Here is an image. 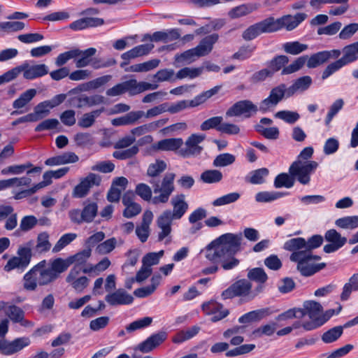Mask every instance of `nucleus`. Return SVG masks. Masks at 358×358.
I'll list each match as a JSON object with an SVG mask.
<instances>
[{
	"label": "nucleus",
	"mask_w": 358,
	"mask_h": 358,
	"mask_svg": "<svg viewBox=\"0 0 358 358\" xmlns=\"http://www.w3.org/2000/svg\"><path fill=\"white\" fill-rule=\"evenodd\" d=\"M356 291H358V273L352 275L348 282L344 285L341 294V300L347 301L351 293Z\"/></svg>",
	"instance_id": "38"
},
{
	"label": "nucleus",
	"mask_w": 358,
	"mask_h": 358,
	"mask_svg": "<svg viewBox=\"0 0 358 358\" xmlns=\"http://www.w3.org/2000/svg\"><path fill=\"white\" fill-rule=\"evenodd\" d=\"M275 117L284 122L293 124L300 118V115L296 111L280 110L275 114Z\"/></svg>",
	"instance_id": "56"
},
{
	"label": "nucleus",
	"mask_w": 358,
	"mask_h": 358,
	"mask_svg": "<svg viewBox=\"0 0 358 358\" xmlns=\"http://www.w3.org/2000/svg\"><path fill=\"white\" fill-rule=\"evenodd\" d=\"M124 91L129 95L134 96L147 90H154L158 88L157 84H151L147 82H138L136 79H130L122 82Z\"/></svg>",
	"instance_id": "16"
},
{
	"label": "nucleus",
	"mask_w": 358,
	"mask_h": 358,
	"mask_svg": "<svg viewBox=\"0 0 358 358\" xmlns=\"http://www.w3.org/2000/svg\"><path fill=\"white\" fill-rule=\"evenodd\" d=\"M78 103L77 108H80L84 106L92 107L105 103V98L102 95L94 94L90 96H81L78 98Z\"/></svg>",
	"instance_id": "37"
},
{
	"label": "nucleus",
	"mask_w": 358,
	"mask_h": 358,
	"mask_svg": "<svg viewBox=\"0 0 358 358\" xmlns=\"http://www.w3.org/2000/svg\"><path fill=\"white\" fill-rule=\"evenodd\" d=\"M36 94L35 89H29L21 94L20 97L13 103V107L20 109L24 107Z\"/></svg>",
	"instance_id": "44"
},
{
	"label": "nucleus",
	"mask_w": 358,
	"mask_h": 358,
	"mask_svg": "<svg viewBox=\"0 0 358 358\" xmlns=\"http://www.w3.org/2000/svg\"><path fill=\"white\" fill-rule=\"evenodd\" d=\"M323 243L321 235H314L306 241L303 238H294L287 241L283 246L285 250H313L319 248Z\"/></svg>",
	"instance_id": "7"
},
{
	"label": "nucleus",
	"mask_w": 358,
	"mask_h": 358,
	"mask_svg": "<svg viewBox=\"0 0 358 358\" xmlns=\"http://www.w3.org/2000/svg\"><path fill=\"white\" fill-rule=\"evenodd\" d=\"M194 48H192L183 52L181 54L175 55V62L182 64H190L194 62L196 58H199Z\"/></svg>",
	"instance_id": "43"
},
{
	"label": "nucleus",
	"mask_w": 358,
	"mask_h": 358,
	"mask_svg": "<svg viewBox=\"0 0 358 358\" xmlns=\"http://www.w3.org/2000/svg\"><path fill=\"white\" fill-rule=\"evenodd\" d=\"M51 243L49 241V234L47 232L38 234L36 239V244L34 248V253H43L50 250Z\"/></svg>",
	"instance_id": "40"
},
{
	"label": "nucleus",
	"mask_w": 358,
	"mask_h": 358,
	"mask_svg": "<svg viewBox=\"0 0 358 358\" xmlns=\"http://www.w3.org/2000/svg\"><path fill=\"white\" fill-rule=\"evenodd\" d=\"M206 138L205 134H193L188 137L185 141V149L182 150L181 152L183 156L198 155L203 148L199 143L203 142Z\"/></svg>",
	"instance_id": "18"
},
{
	"label": "nucleus",
	"mask_w": 358,
	"mask_h": 358,
	"mask_svg": "<svg viewBox=\"0 0 358 358\" xmlns=\"http://www.w3.org/2000/svg\"><path fill=\"white\" fill-rule=\"evenodd\" d=\"M20 69L26 80H34L48 73V67L45 64L30 65L25 62L20 65Z\"/></svg>",
	"instance_id": "17"
},
{
	"label": "nucleus",
	"mask_w": 358,
	"mask_h": 358,
	"mask_svg": "<svg viewBox=\"0 0 358 358\" xmlns=\"http://www.w3.org/2000/svg\"><path fill=\"white\" fill-rule=\"evenodd\" d=\"M152 318L150 317H145L141 319L132 322L125 329L128 333H131L138 329L145 328L151 324Z\"/></svg>",
	"instance_id": "54"
},
{
	"label": "nucleus",
	"mask_w": 358,
	"mask_h": 358,
	"mask_svg": "<svg viewBox=\"0 0 358 358\" xmlns=\"http://www.w3.org/2000/svg\"><path fill=\"white\" fill-rule=\"evenodd\" d=\"M29 339L24 337L16 338L11 342L5 341L3 355H10L15 354L29 345Z\"/></svg>",
	"instance_id": "27"
},
{
	"label": "nucleus",
	"mask_w": 358,
	"mask_h": 358,
	"mask_svg": "<svg viewBox=\"0 0 358 358\" xmlns=\"http://www.w3.org/2000/svg\"><path fill=\"white\" fill-rule=\"evenodd\" d=\"M106 301L112 306L129 305L134 301V297L123 289H118L116 291L107 294L105 296Z\"/></svg>",
	"instance_id": "19"
},
{
	"label": "nucleus",
	"mask_w": 358,
	"mask_h": 358,
	"mask_svg": "<svg viewBox=\"0 0 358 358\" xmlns=\"http://www.w3.org/2000/svg\"><path fill=\"white\" fill-rule=\"evenodd\" d=\"M274 24L269 17L259 22L255 23L247 28L242 34V37L245 41H251L262 34L274 32Z\"/></svg>",
	"instance_id": "12"
},
{
	"label": "nucleus",
	"mask_w": 358,
	"mask_h": 358,
	"mask_svg": "<svg viewBox=\"0 0 358 358\" xmlns=\"http://www.w3.org/2000/svg\"><path fill=\"white\" fill-rule=\"evenodd\" d=\"M307 17V15L303 13H299L294 15H287L279 19L275 20L273 17H269L273 22L275 31L285 28L288 31L295 29L301 22Z\"/></svg>",
	"instance_id": "14"
},
{
	"label": "nucleus",
	"mask_w": 358,
	"mask_h": 358,
	"mask_svg": "<svg viewBox=\"0 0 358 358\" xmlns=\"http://www.w3.org/2000/svg\"><path fill=\"white\" fill-rule=\"evenodd\" d=\"M343 57L340 59L345 65L358 59V48L355 43L346 45L343 49Z\"/></svg>",
	"instance_id": "36"
},
{
	"label": "nucleus",
	"mask_w": 358,
	"mask_h": 358,
	"mask_svg": "<svg viewBox=\"0 0 358 358\" xmlns=\"http://www.w3.org/2000/svg\"><path fill=\"white\" fill-rule=\"evenodd\" d=\"M167 165L163 160H156L150 164L147 170V175L152 178L149 181L152 185L153 192L156 195L152 199V203H166L171 195L175 190L174 180L176 174L168 172L164 174L162 180L156 178L160 173L166 169Z\"/></svg>",
	"instance_id": "2"
},
{
	"label": "nucleus",
	"mask_w": 358,
	"mask_h": 358,
	"mask_svg": "<svg viewBox=\"0 0 358 358\" xmlns=\"http://www.w3.org/2000/svg\"><path fill=\"white\" fill-rule=\"evenodd\" d=\"M101 181L100 176L93 173H89L86 177L80 179V182L73 189L72 196L75 198L86 196L91 188L100 185Z\"/></svg>",
	"instance_id": "11"
},
{
	"label": "nucleus",
	"mask_w": 358,
	"mask_h": 358,
	"mask_svg": "<svg viewBox=\"0 0 358 358\" xmlns=\"http://www.w3.org/2000/svg\"><path fill=\"white\" fill-rule=\"evenodd\" d=\"M358 324V315L347 322L344 326H336L325 331L321 337L323 343L329 344L336 341L343 334L344 327Z\"/></svg>",
	"instance_id": "22"
},
{
	"label": "nucleus",
	"mask_w": 358,
	"mask_h": 358,
	"mask_svg": "<svg viewBox=\"0 0 358 358\" xmlns=\"http://www.w3.org/2000/svg\"><path fill=\"white\" fill-rule=\"evenodd\" d=\"M154 47V44L151 43L139 45L123 53L121 57L124 60H130L136 57L148 55Z\"/></svg>",
	"instance_id": "25"
},
{
	"label": "nucleus",
	"mask_w": 358,
	"mask_h": 358,
	"mask_svg": "<svg viewBox=\"0 0 358 358\" xmlns=\"http://www.w3.org/2000/svg\"><path fill=\"white\" fill-rule=\"evenodd\" d=\"M98 206L95 202L85 201L82 210L72 209L69 212V216L72 222L80 224L83 222H92L97 215Z\"/></svg>",
	"instance_id": "8"
},
{
	"label": "nucleus",
	"mask_w": 358,
	"mask_h": 358,
	"mask_svg": "<svg viewBox=\"0 0 358 358\" xmlns=\"http://www.w3.org/2000/svg\"><path fill=\"white\" fill-rule=\"evenodd\" d=\"M116 245V238H111L99 244L95 250L99 255H106L112 252L115 248Z\"/></svg>",
	"instance_id": "59"
},
{
	"label": "nucleus",
	"mask_w": 358,
	"mask_h": 358,
	"mask_svg": "<svg viewBox=\"0 0 358 358\" xmlns=\"http://www.w3.org/2000/svg\"><path fill=\"white\" fill-rule=\"evenodd\" d=\"M167 338V334L164 331H159L148 337L143 342L140 343L138 349L143 353H148L160 345Z\"/></svg>",
	"instance_id": "20"
},
{
	"label": "nucleus",
	"mask_w": 358,
	"mask_h": 358,
	"mask_svg": "<svg viewBox=\"0 0 358 358\" xmlns=\"http://www.w3.org/2000/svg\"><path fill=\"white\" fill-rule=\"evenodd\" d=\"M318 166L317 162L315 161H305L298 159L294 162L289 169L291 176L296 178L302 185H307L310 182V175Z\"/></svg>",
	"instance_id": "5"
},
{
	"label": "nucleus",
	"mask_w": 358,
	"mask_h": 358,
	"mask_svg": "<svg viewBox=\"0 0 358 358\" xmlns=\"http://www.w3.org/2000/svg\"><path fill=\"white\" fill-rule=\"evenodd\" d=\"M171 204L173 210H164L157 219V226L159 229L158 241H162L166 238H170L172 231L171 224L173 220H180L188 210L189 205L182 194H177L171 198Z\"/></svg>",
	"instance_id": "3"
},
{
	"label": "nucleus",
	"mask_w": 358,
	"mask_h": 358,
	"mask_svg": "<svg viewBox=\"0 0 358 358\" xmlns=\"http://www.w3.org/2000/svg\"><path fill=\"white\" fill-rule=\"evenodd\" d=\"M222 178V173L218 170H207L201 175V179L206 183H215L220 182Z\"/></svg>",
	"instance_id": "58"
},
{
	"label": "nucleus",
	"mask_w": 358,
	"mask_h": 358,
	"mask_svg": "<svg viewBox=\"0 0 358 358\" xmlns=\"http://www.w3.org/2000/svg\"><path fill=\"white\" fill-rule=\"evenodd\" d=\"M259 108L252 101L248 99L241 100L233 104L226 112L227 117H241L250 118L255 115Z\"/></svg>",
	"instance_id": "10"
},
{
	"label": "nucleus",
	"mask_w": 358,
	"mask_h": 358,
	"mask_svg": "<svg viewBox=\"0 0 358 358\" xmlns=\"http://www.w3.org/2000/svg\"><path fill=\"white\" fill-rule=\"evenodd\" d=\"M268 169L261 168L251 171L245 178V180L253 185H259L265 182V178L268 175Z\"/></svg>",
	"instance_id": "39"
},
{
	"label": "nucleus",
	"mask_w": 358,
	"mask_h": 358,
	"mask_svg": "<svg viewBox=\"0 0 358 358\" xmlns=\"http://www.w3.org/2000/svg\"><path fill=\"white\" fill-rule=\"evenodd\" d=\"M289 251L292 252L289 257L290 261L297 263L296 268L303 276H311L326 266L325 263H312L310 260H308L310 256L303 253L302 250Z\"/></svg>",
	"instance_id": "4"
},
{
	"label": "nucleus",
	"mask_w": 358,
	"mask_h": 358,
	"mask_svg": "<svg viewBox=\"0 0 358 358\" xmlns=\"http://www.w3.org/2000/svg\"><path fill=\"white\" fill-rule=\"evenodd\" d=\"M341 52L339 50H324L313 54L310 57L308 56L306 61L307 67L309 69L316 68L324 63L327 62L329 59H338Z\"/></svg>",
	"instance_id": "15"
},
{
	"label": "nucleus",
	"mask_w": 358,
	"mask_h": 358,
	"mask_svg": "<svg viewBox=\"0 0 358 358\" xmlns=\"http://www.w3.org/2000/svg\"><path fill=\"white\" fill-rule=\"evenodd\" d=\"M343 66H345V64L343 63V62L340 59H337L334 62L328 64L324 69L322 73V79L326 80Z\"/></svg>",
	"instance_id": "63"
},
{
	"label": "nucleus",
	"mask_w": 358,
	"mask_h": 358,
	"mask_svg": "<svg viewBox=\"0 0 358 358\" xmlns=\"http://www.w3.org/2000/svg\"><path fill=\"white\" fill-rule=\"evenodd\" d=\"M255 348V344H244L226 352L227 357H234L248 354Z\"/></svg>",
	"instance_id": "60"
},
{
	"label": "nucleus",
	"mask_w": 358,
	"mask_h": 358,
	"mask_svg": "<svg viewBox=\"0 0 358 358\" xmlns=\"http://www.w3.org/2000/svg\"><path fill=\"white\" fill-rule=\"evenodd\" d=\"M77 237L76 234L74 233H68L64 234L57 242L55 245L52 248L53 252H58L61 250H62L65 246L69 245L73 241H74Z\"/></svg>",
	"instance_id": "64"
},
{
	"label": "nucleus",
	"mask_w": 358,
	"mask_h": 358,
	"mask_svg": "<svg viewBox=\"0 0 358 358\" xmlns=\"http://www.w3.org/2000/svg\"><path fill=\"white\" fill-rule=\"evenodd\" d=\"M255 129L264 138L269 140H275L279 137V129L275 127L266 128L263 125L257 124Z\"/></svg>",
	"instance_id": "57"
},
{
	"label": "nucleus",
	"mask_w": 358,
	"mask_h": 358,
	"mask_svg": "<svg viewBox=\"0 0 358 358\" xmlns=\"http://www.w3.org/2000/svg\"><path fill=\"white\" fill-rule=\"evenodd\" d=\"M236 160L234 155L229 153H223L217 155L214 161L213 166L215 167H223L232 164Z\"/></svg>",
	"instance_id": "62"
},
{
	"label": "nucleus",
	"mask_w": 358,
	"mask_h": 358,
	"mask_svg": "<svg viewBox=\"0 0 358 358\" xmlns=\"http://www.w3.org/2000/svg\"><path fill=\"white\" fill-rule=\"evenodd\" d=\"M292 96L288 93V88L285 84H280L270 91L267 98L263 99L259 104V110L265 113L271 108L275 107L285 97Z\"/></svg>",
	"instance_id": "9"
},
{
	"label": "nucleus",
	"mask_w": 358,
	"mask_h": 358,
	"mask_svg": "<svg viewBox=\"0 0 358 358\" xmlns=\"http://www.w3.org/2000/svg\"><path fill=\"white\" fill-rule=\"evenodd\" d=\"M294 184V177L285 173L278 174L274 180V186L275 188H281L283 187L290 188L293 187Z\"/></svg>",
	"instance_id": "50"
},
{
	"label": "nucleus",
	"mask_w": 358,
	"mask_h": 358,
	"mask_svg": "<svg viewBox=\"0 0 358 358\" xmlns=\"http://www.w3.org/2000/svg\"><path fill=\"white\" fill-rule=\"evenodd\" d=\"M312 83V78L309 76H302L296 79L294 83L288 87V93L293 96L296 92H303L309 88Z\"/></svg>",
	"instance_id": "34"
},
{
	"label": "nucleus",
	"mask_w": 358,
	"mask_h": 358,
	"mask_svg": "<svg viewBox=\"0 0 358 358\" xmlns=\"http://www.w3.org/2000/svg\"><path fill=\"white\" fill-rule=\"evenodd\" d=\"M105 110L103 107L100 109L92 110V112L85 113L78 122V125L81 128H89L92 127L94 122L96 118Z\"/></svg>",
	"instance_id": "35"
},
{
	"label": "nucleus",
	"mask_w": 358,
	"mask_h": 358,
	"mask_svg": "<svg viewBox=\"0 0 358 358\" xmlns=\"http://www.w3.org/2000/svg\"><path fill=\"white\" fill-rule=\"evenodd\" d=\"M308 55H303L296 58L292 64L284 67L282 70V75H288L300 70L306 64Z\"/></svg>",
	"instance_id": "48"
},
{
	"label": "nucleus",
	"mask_w": 358,
	"mask_h": 358,
	"mask_svg": "<svg viewBox=\"0 0 358 358\" xmlns=\"http://www.w3.org/2000/svg\"><path fill=\"white\" fill-rule=\"evenodd\" d=\"M45 260L42 261L29 271L37 285L40 286L46 285L52 282V273L48 272L45 267Z\"/></svg>",
	"instance_id": "23"
},
{
	"label": "nucleus",
	"mask_w": 358,
	"mask_h": 358,
	"mask_svg": "<svg viewBox=\"0 0 358 358\" xmlns=\"http://www.w3.org/2000/svg\"><path fill=\"white\" fill-rule=\"evenodd\" d=\"M324 238L327 241L339 245L341 248L347 242L346 238L341 236V234L334 229L327 231Z\"/></svg>",
	"instance_id": "52"
},
{
	"label": "nucleus",
	"mask_w": 358,
	"mask_h": 358,
	"mask_svg": "<svg viewBox=\"0 0 358 358\" xmlns=\"http://www.w3.org/2000/svg\"><path fill=\"white\" fill-rule=\"evenodd\" d=\"M247 277L249 280L264 284L268 280V275L262 268H254L248 271Z\"/></svg>",
	"instance_id": "55"
},
{
	"label": "nucleus",
	"mask_w": 358,
	"mask_h": 358,
	"mask_svg": "<svg viewBox=\"0 0 358 358\" xmlns=\"http://www.w3.org/2000/svg\"><path fill=\"white\" fill-rule=\"evenodd\" d=\"M241 234L221 235L206 247V257L214 263L220 262L224 270H231L240 264L234 255L241 250Z\"/></svg>",
	"instance_id": "1"
},
{
	"label": "nucleus",
	"mask_w": 358,
	"mask_h": 358,
	"mask_svg": "<svg viewBox=\"0 0 358 358\" xmlns=\"http://www.w3.org/2000/svg\"><path fill=\"white\" fill-rule=\"evenodd\" d=\"M303 308L306 314L312 320H320L323 311L322 306L320 303L315 301H308L304 302Z\"/></svg>",
	"instance_id": "33"
},
{
	"label": "nucleus",
	"mask_w": 358,
	"mask_h": 358,
	"mask_svg": "<svg viewBox=\"0 0 358 358\" xmlns=\"http://www.w3.org/2000/svg\"><path fill=\"white\" fill-rule=\"evenodd\" d=\"M335 224L340 228L354 229L358 227V215L346 216L337 219Z\"/></svg>",
	"instance_id": "46"
},
{
	"label": "nucleus",
	"mask_w": 358,
	"mask_h": 358,
	"mask_svg": "<svg viewBox=\"0 0 358 358\" xmlns=\"http://www.w3.org/2000/svg\"><path fill=\"white\" fill-rule=\"evenodd\" d=\"M203 67H197V68H189V67H184L179 70L176 74V79H184L186 78H189L190 79L195 78L199 77L203 72Z\"/></svg>",
	"instance_id": "45"
},
{
	"label": "nucleus",
	"mask_w": 358,
	"mask_h": 358,
	"mask_svg": "<svg viewBox=\"0 0 358 358\" xmlns=\"http://www.w3.org/2000/svg\"><path fill=\"white\" fill-rule=\"evenodd\" d=\"M70 266L69 260H64L62 258H57L53 260L48 268H46L48 273H52V281L55 280L60 273L64 272Z\"/></svg>",
	"instance_id": "30"
},
{
	"label": "nucleus",
	"mask_w": 358,
	"mask_h": 358,
	"mask_svg": "<svg viewBox=\"0 0 358 358\" xmlns=\"http://www.w3.org/2000/svg\"><path fill=\"white\" fill-rule=\"evenodd\" d=\"M283 50L285 52L296 55L301 53L308 49L306 44H303L299 41L287 42L283 44Z\"/></svg>",
	"instance_id": "51"
},
{
	"label": "nucleus",
	"mask_w": 358,
	"mask_h": 358,
	"mask_svg": "<svg viewBox=\"0 0 358 358\" xmlns=\"http://www.w3.org/2000/svg\"><path fill=\"white\" fill-rule=\"evenodd\" d=\"M252 283L246 279H241L232 285L222 293L223 299H232L236 296L245 298L247 301L255 299V294L252 293Z\"/></svg>",
	"instance_id": "6"
},
{
	"label": "nucleus",
	"mask_w": 358,
	"mask_h": 358,
	"mask_svg": "<svg viewBox=\"0 0 358 358\" xmlns=\"http://www.w3.org/2000/svg\"><path fill=\"white\" fill-rule=\"evenodd\" d=\"M29 339L24 337L16 338L11 342L5 341L3 355H10L15 354L29 345Z\"/></svg>",
	"instance_id": "28"
},
{
	"label": "nucleus",
	"mask_w": 358,
	"mask_h": 358,
	"mask_svg": "<svg viewBox=\"0 0 358 358\" xmlns=\"http://www.w3.org/2000/svg\"><path fill=\"white\" fill-rule=\"evenodd\" d=\"M18 257H13L9 259L4 266V270L9 272L13 269H24L30 263V259L26 255L17 254Z\"/></svg>",
	"instance_id": "32"
},
{
	"label": "nucleus",
	"mask_w": 358,
	"mask_h": 358,
	"mask_svg": "<svg viewBox=\"0 0 358 358\" xmlns=\"http://www.w3.org/2000/svg\"><path fill=\"white\" fill-rule=\"evenodd\" d=\"M175 76V71L171 69H163L159 70L155 75L153 78L158 83L162 82H173L176 80Z\"/></svg>",
	"instance_id": "53"
},
{
	"label": "nucleus",
	"mask_w": 358,
	"mask_h": 358,
	"mask_svg": "<svg viewBox=\"0 0 358 358\" xmlns=\"http://www.w3.org/2000/svg\"><path fill=\"white\" fill-rule=\"evenodd\" d=\"M4 313L8 317V320H10L14 323H20L23 327L33 325L31 322L24 319V312L19 306L10 305L7 302Z\"/></svg>",
	"instance_id": "21"
},
{
	"label": "nucleus",
	"mask_w": 358,
	"mask_h": 358,
	"mask_svg": "<svg viewBox=\"0 0 358 358\" xmlns=\"http://www.w3.org/2000/svg\"><path fill=\"white\" fill-rule=\"evenodd\" d=\"M96 52V50L94 48H90L84 51L81 50V53L78 56L79 58L75 60L76 67L83 68L90 65L92 59L91 57L95 55Z\"/></svg>",
	"instance_id": "42"
},
{
	"label": "nucleus",
	"mask_w": 358,
	"mask_h": 358,
	"mask_svg": "<svg viewBox=\"0 0 358 358\" xmlns=\"http://www.w3.org/2000/svg\"><path fill=\"white\" fill-rule=\"evenodd\" d=\"M269 314L266 308L259 309L248 312L238 318V322L241 324H249L258 322L264 318Z\"/></svg>",
	"instance_id": "31"
},
{
	"label": "nucleus",
	"mask_w": 358,
	"mask_h": 358,
	"mask_svg": "<svg viewBox=\"0 0 358 358\" xmlns=\"http://www.w3.org/2000/svg\"><path fill=\"white\" fill-rule=\"evenodd\" d=\"M160 63L158 59H154L143 63L132 65L129 71L132 72H147L157 68Z\"/></svg>",
	"instance_id": "47"
},
{
	"label": "nucleus",
	"mask_w": 358,
	"mask_h": 358,
	"mask_svg": "<svg viewBox=\"0 0 358 358\" xmlns=\"http://www.w3.org/2000/svg\"><path fill=\"white\" fill-rule=\"evenodd\" d=\"M286 194L287 193L279 192H260L255 195V200L259 203L271 202Z\"/></svg>",
	"instance_id": "49"
},
{
	"label": "nucleus",
	"mask_w": 358,
	"mask_h": 358,
	"mask_svg": "<svg viewBox=\"0 0 358 358\" xmlns=\"http://www.w3.org/2000/svg\"><path fill=\"white\" fill-rule=\"evenodd\" d=\"M183 144V141L180 138H166L158 141L152 145V149L155 150L162 151H176Z\"/></svg>",
	"instance_id": "26"
},
{
	"label": "nucleus",
	"mask_w": 358,
	"mask_h": 358,
	"mask_svg": "<svg viewBox=\"0 0 358 358\" xmlns=\"http://www.w3.org/2000/svg\"><path fill=\"white\" fill-rule=\"evenodd\" d=\"M218 38L219 35L217 34H213L202 38L199 43L194 48L198 57H201L210 54Z\"/></svg>",
	"instance_id": "24"
},
{
	"label": "nucleus",
	"mask_w": 358,
	"mask_h": 358,
	"mask_svg": "<svg viewBox=\"0 0 358 358\" xmlns=\"http://www.w3.org/2000/svg\"><path fill=\"white\" fill-rule=\"evenodd\" d=\"M29 339L24 337L16 338L11 342L5 341L3 355H10L15 354L29 345Z\"/></svg>",
	"instance_id": "29"
},
{
	"label": "nucleus",
	"mask_w": 358,
	"mask_h": 358,
	"mask_svg": "<svg viewBox=\"0 0 358 358\" xmlns=\"http://www.w3.org/2000/svg\"><path fill=\"white\" fill-rule=\"evenodd\" d=\"M32 164H31L30 162L24 164L12 165L2 169L1 173L3 175H19L25 172L28 169L32 167Z\"/></svg>",
	"instance_id": "61"
},
{
	"label": "nucleus",
	"mask_w": 358,
	"mask_h": 358,
	"mask_svg": "<svg viewBox=\"0 0 358 358\" xmlns=\"http://www.w3.org/2000/svg\"><path fill=\"white\" fill-rule=\"evenodd\" d=\"M255 9L256 7L252 4H241L230 10L228 15L232 19L239 18L251 13Z\"/></svg>",
	"instance_id": "41"
},
{
	"label": "nucleus",
	"mask_w": 358,
	"mask_h": 358,
	"mask_svg": "<svg viewBox=\"0 0 358 358\" xmlns=\"http://www.w3.org/2000/svg\"><path fill=\"white\" fill-rule=\"evenodd\" d=\"M66 99V94H60L55 96L52 99L39 103L31 113L36 121L42 120L50 114V109L60 105Z\"/></svg>",
	"instance_id": "13"
}]
</instances>
